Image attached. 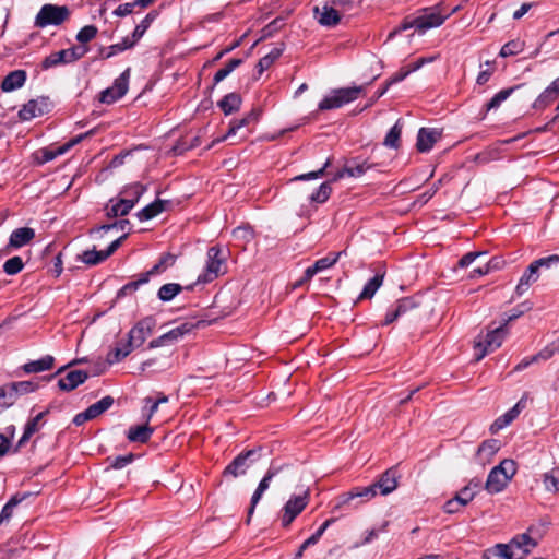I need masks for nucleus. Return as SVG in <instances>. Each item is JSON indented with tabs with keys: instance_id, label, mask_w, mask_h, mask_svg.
<instances>
[{
	"instance_id": "obj_27",
	"label": "nucleus",
	"mask_w": 559,
	"mask_h": 559,
	"mask_svg": "<svg viewBox=\"0 0 559 559\" xmlns=\"http://www.w3.org/2000/svg\"><path fill=\"white\" fill-rule=\"evenodd\" d=\"M26 81V72L15 70L10 72L2 81L1 88L3 92H12L24 85Z\"/></svg>"
},
{
	"instance_id": "obj_45",
	"label": "nucleus",
	"mask_w": 559,
	"mask_h": 559,
	"mask_svg": "<svg viewBox=\"0 0 559 559\" xmlns=\"http://www.w3.org/2000/svg\"><path fill=\"white\" fill-rule=\"evenodd\" d=\"M182 287L179 284L176 283H169L163 285L158 290V298L163 301H170L176 297L180 292Z\"/></svg>"
},
{
	"instance_id": "obj_21",
	"label": "nucleus",
	"mask_w": 559,
	"mask_h": 559,
	"mask_svg": "<svg viewBox=\"0 0 559 559\" xmlns=\"http://www.w3.org/2000/svg\"><path fill=\"white\" fill-rule=\"evenodd\" d=\"M559 95V76L535 99L533 107L543 109L552 103Z\"/></svg>"
},
{
	"instance_id": "obj_16",
	"label": "nucleus",
	"mask_w": 559,
	"mask_h": 559,
	"mask_svg": "<svg viewBox=\"0 0 559 559\" xmlns=\"http://www.w3.org/2000/svg\"><path fill=\"white\" fill-rule=\"evenodd\" d=\"M342 253L343 252L331 253L322 259L317 260L312 266L306 269L305 280L310 281L316 274L333 266L337 262Z\"/></svg>"
},
{
	"instance_id": "obj_62",
	"label": "nucleus",
	"mask_w": 559,
	"mask_h": 559,
	"mask_svg": "<svg viewBox=\"0 0 559 559\" xmlns=\"http://www.w3.org/2000/svg\"><path fill=\"white\" fill-rule=\"evenodd\" d=\"M330 165V160L328 159L325 162V164L323 165L322 168H320L319 170L317 171H310V173H307V174H302V175H299V176H296L295 178H293L292 180L295 181V180H311V179H319L321 178L324 173H325V169L329 167Z\"/></svg>"
},
{
	"instance_id": "obj_38",
	"label": "nucleus",
	"mask_w": 559,
	"mask_h": 559,
	"mask_svg": "<svg viewBox=\"0 0 559 559\" xmlns=\"http://www.w3.org/2000/svg\"><path fill=\"white\" fill-rule=\"evenodd\" d=\"M543 483L547 491H559V465L544 474Z\"/></svg>"
},
{
	"instance_id": "obj_31",
	"label": "nucleus",
	"mask_w": 559,
	"mask_h": 559,
	"mask_svg": "<svg viewBox=\"0 0 559 559\" xmlns=\"http://www.w3.org/2000/svg\"><path fill=\"white\" fill-rule=\"evenodd\" d=\"M385 272L377 273L364 287L361 294L358 297V300L365 298H372L377 290L381 287L384 280Z\"/></svg>"
},
{
	"instance_id": "obj_42",
	"label": "nucleus",
	"mask_w": 559,
	"mask_h": 559,
	"mask_svg": "<svg viewBox=\"0 0 559 559\" xmlns=\"http://www.w3.org/2000/svg\"><path fill=\"white\" fill-rule=\"evenodd\" d=\"M556 353H559V337L550 342L537 354H535L533 360H536L537 362L546 361L550 359Z\"/></svg>"
},
{
	"instance_id": "obj_20",
	"label": "nucleus",
	"mask_w": 559,
	"mask_h": 559,
	"mask_svg": "<svg viewBox=\"0 0 559 559\" xmlns=\"http://www.w3.org/2000/svg\"><path fill=\"white\" fill-rule=\"evenodd\" d=\"M276 474H277V469L276 468H271V469L267 471L265 476L259 483L258 488L255 489V491L253 492L252 498H251V506H250L249 511H248V520L253 514L255 506L258 504V502L262 498V496L265 492V490H267V488L270 487L271 480L273 479V477Z\"/></svg>"
},
{
	"instance_id": "obj_37",
	"label": "nucleus",
	"mask_w": 559,
	"mask_h": 559,
	"mask_svg": "<svg viewBox=\"0 0 559 559\" xmlns=\"http://www.w3.org/2000/svg\"><path fill=\"white\" fill-rule=\"evenodd\" d=\"M114 404V399L111 396H105L98 402L92 404L87 409V414L90 415L91 419L96 418L104 412H106L108 408L111 407Z\"/></svg>"
},
{
	"instance_id": "obj_17",
	"label": "nucleus",
	"mask_w": 559,
	"mask_h": 559,
	"mask_svg": "<svg viewBox=\"0 0 559 559\" xmlns=\"http://www.w3.org/2000/svg\"><path fill=\"white\" fill-rule=\"evenodd\" d=\"M134 206L132 205V201H128L126 198H116L110 199L108 204L106 205V215L109 218L124 216L127 215Z\"/></svg>"
},
{
	"instance_id": "obj_9",
	"label": "nucleus",
	"mask_w": 559,
	"mask_h": 559,
	"mask_svg": "<svg viewBox=\"0 0 559 559\" xmlns=\"http://www.w3.org/2000/svg\"><path fill=\"white\" fill-rule=\"evenodd\" d=\"M129 78L130 69L128 68L115 80L110 87L102 92L99 100L104 104H112L121 98L128 92Z\"/></svg>"
},
{
	"instance_id": "obj_1",
	"label": "nucleus",
	"mask_w": 559,
	"mask_h": 559,
	"mask_svg": "<svg viewBox=\"0 0 559 559\" xmlns=\"http://www.w3.org/2000/svg\"><path fill=\"white\" fill-rule=\"evenodd\" d=\"M516 473V464L513 460L506 459L493 467L486 481V490L489 493L502 491Z\"/></svg>"
},
{
	"instance_id": "obj_64",
	"label": "nucleus",
	"mask_w": 559,
	"mask_h": 559,
	"mask_svg": "<svg viewBox=\"0 0 559 559\" xmlns=\"http://www.w3.org/2000/svg\"><path fill=\"white\" fill-rule=\"evenodd\" d=\"M558 262H559V255L558 254H552V255H549V257H546V258H540V259L534 261V263L536 264L538 270L540 267L549 269V267L556 265Z\"/></svg>"
},
{
	"instance_id": "obj_54",
	"label": "nucleus",
	"mask_w": 559,
	"mask_h": 559,
	"mask_svg": "<svg viewBox=\"0 0 559 559\" xmlns=\"http://www.w3.org/2000/svg\"><path fill=\"white\" fill-rule=\"evenodd\" d=\"M155 19V15L153 13H148L140 24H138L133 31L132 34V40L136 43L146 32V29L150 27L151 23Z\"/></svg>"
},
{
	"instance_id": "obj_22",
	"label": "nucleus",
	"mask_w": 559,
	"mask_h": 559,
	"mask_svg": "<svg viewBox=\"0 0 559 559\" xmlns=\"http://www.w3.org/2000/svg\"><path fill=\"white\" fill-rule=\"evenodd\" d=\"M46 108L47 102L45 99H32L22 107L19 111V116L22 120H31L44 115Z\"/></svg>"
},
{
	"instance_id": "obj_35",
	"label": "nucleus",
	"mask_w": 559,
	"mask_h": 559,
	"mask_svg": "<svg viewBox=\"0 0 559 559\" xmlns=\"http://www.w3.org/2000/svg\"><path fill=\"white\" fill-rule=\"evenodd\" d=\"M153 433V429L148 425H141L136 427H131L128 431V439L132 442H146L151 435Z\"/></svg>"
},
{
	"instance_id": "obj_8",
	"label": "nucleus",
	"mask_w": 559,
	"mask_h": 559,
	"mask_svg": "<svg viewBox=\"0 0 559 559\" xmlns=\"http://www.w3.org/2000/svg\"><path fill=\"white\" fill-rule=\"evenodd\" d=\"M225 260L226 259L219 248L211 247L207 250L205 272L202 277H199V281L204 283L211 282L219 275L224 274L226 271Z\"/></svg>"
},
{
	"instance_id": "obj_48",
	"label": "nucleus",
	"mask_w": 559,
	"mask_h": 559,
	"mask_svg": "<svg viewBox=\"0 0 559 559\" xmlns=\"http://www.w3.org/2000/svg\"><path fill=\"white\" fill-rule=\"evenodd\" d=\"M176 257L170 253H165L160 257L158 263H156L148 272L147 276L159 274L167 270L169 266H171L175 263Z\"/></svg>"
},
{
	"instance_id": "obj_40",
	"label": "nucleus",
	"mask_w": 559,
	"mask_h": 559,
	"mask_svg": "<svg viewBox=\"0 0 559 559\" xmlns=\"http://www.w3.org/2000/svg\"><path fill=\"white\" fill-rule=\"evenodd\" d=\"M524 48H525V41L520 40V39H513L502 46L499 55H500V57H503V58H507L510 56H515V55L522 52L524 50Z\"/></svg>"
},
{
	"instance_id": "obj_51",
	"label": "nucleus",
	"mask_w": 559,
	"mask_h": 559,
	"mask_svg": "<svg viewBox=\"0 0 559 559\" xmlns=\"http://www.w3.org/2000/svg\"><path fill=\"white\" fill-rule=\"evenodd\" d=\"M79 259L87 265H95L107 258H103V251L85 250L79 255Z\"/></svg>"
},
{
	"instance_id": "obj_47",
	"label": "nucleus",
	"mask_w": 559,
	"mask_h": 559,
	"mask_svg": "<svg viewBox=\"0 0 559 559\" xmlns=\"http://www.w3.org/2000/svg\"><path fill=\"white\" fill-rule=\"evenodd\" d=\"M27 495H24L23 497L13 496L2 508L0 512V525L4 522H8L13 514V509L26 497Z\"/></svg>"
},
{
	"instance_id": "obj_29",
	"label": "nucleus",
	"mask_w": 559,
	"mask_h": 559,
	"mask_svg": "<svg viewBox=\"0 0 559 559\" xmlns=\"http://www.w3.org/2000/svg\"><path fill=\"white\" fill-rule=\"evenodd\" d=\"M333 519H330V520H326L320 527L319 530L312 534L309 538H307L299 547L298 551L296 552L295 555V559H300L304 555V551L310 547V546H313L316 545L319 539L321 538V536L323 535V533L325 532V530L333 523Z\"/></svg>"
},
{
	"instance_id": "obj_36",
	"label": "nucleus",
	"mask_w": 559,
	"mask_h": 559,
	"mask_svg": "<svg viewBox=\"0 0 559 559\" xmlns=\"http://www.w3.org/2000/svg\"><path fill=\"white\" fill-rule=\"evenodd\" d=\"M46 413L47 412L39 413L26 424L23 436L17 442L19 448L23 447L29 440V438L39 430V421L43 419Z\"/></svg>"
},
{
	"instance_id": "obj_34",
	"label": "nucleus",
	"mask_w": 559,
	"mask_h": 559,
	"mask_svg": "<svg viewBox=\"0 0 559 559\" xmlns=\"http://www.w3.org/2000/svg\"><path fill=\"white\" fill-rule=\"evenodd\" d=\"M53 357L50 355H46L38 360H33L24 365V370L28 373H36L46 371L52 368L53 366Z\"/></svg>"
},
{
	"instance_id": "obj_55",
	"label": "nucleus",
	"mask_w": 559,
	"mask_h": 559,
	"mask_svg": "<svg viewBox=\"0 0 559 559\" xmlns=\"http://www.w3.org/2000/svg\"><path fill=\"white\" fill-rule=\"evenodd\" d=\"M24 264L20 257H13L3 264V270L8 275H14L22 271Z\"/></svg>"
},
{
	"instance_id": "obj_6",
	"label": "nucleus",
	"mask_w": 559,
	"mask_h": 559,
	"mask_svg": "<svg viewBox=\"0 0 559 559\" xmlns=\"http://www.w3.org/2000/svg\"><path fill=\"white\" fill-rule=\"evenodd\" d=\"M310 500L309 489H304L298 495H293L282 509V524L288 526L308 506Z\"/></svg>"
},
{
	"instance_id": "obj_25",
	"label": "nucleus",
	"mask_w": 559,
	"mask_h": 559,
	"mask_svg": "<svg viewBox=\"0 0 559 559\" xmlns=\"http://www.w3.org/2000/svg\"><path fill=\"white\" fill-rule=\"evenodd\" d=\"M500 449V443L498 440L490 439L484 441L478 450H477V459L480 464L485 465L491 461L493 455L498 452Z\"/></svg>"
},
{
	"instance_id": "obj_12",
	"label": "nucleus",
	"mask_w": 559,
	"mask_h": 559,
	"mask_svg": "<svg viewBox=\"0 0 559 559\" xmlns=\"http://www.w3.org/2000/svg\"><path fill=\"white\" fill-rule=\"evenodd\" d=\"M526 400L525 397H521L520 401L508 412H506L503 415L498 417L490 426V432L496 433L499 430L506 428L508 425H510L519 415L520 413L525 408Z\"/></svg>"
},
{
	"instance_id": "obj_11",
	"label": "nucleus",
	"mask_w": 559,
	"mask_h": 559,
	"mask_svg": "<svg viewBox=\"0 0 559 559\" xmlns=\"http://www.w3.org/2000/svg\"><path fill=\"white\" fill-rule=\"evenodd\" d=\"M91 133H92V131L86 132L84 134H80L76 138L72 139L71 141H69L68 143H66L61 146H58V147L50 146V147H45V148L38 151L37 152L38 162L40 164H44V163L55 159L56 157L68 152L71 147H73L75 144L80 143L84 138H86Z\"/></svg>"
},
{
	"instance_id": "obj_63",
	"label": "nucleus",
	"mask_w": 559,
	"mask_h": 559,
	"mask_svg": "<svg viewBox=\"0 0 559 559\" xmlns=\"http://www.w3.org/2000/svg\"><path fill=\"white\" fill-rule=\"evenodd\" d=\"M417 307L416 301L413 298H403L399 300L395 306V310L399 311L400 316H403L407 311H411Z\"/></svg>"
},
{
	"instance_id": "obj_3",
	"label": "nucleus",
	"mask_w": 559,
	"mask_h": 559,
	"mask_svg": "<svg viewBox=\"0 0 559 559\" xmlns=\"http://www.w3.org/2000/svg\"><path fill=\"white\" fill-rule=\"evenodd\" d=\"M498 546L509 559H524L537 546V540L526 532L516 535L510 543Z\"/></svg>"
},
{
	"instance_id": "obj_30",
	"label": "nucleus",
	"mask_w": 559,
	"mask_h": 559,
	"mask_svg": "<svg viewBox=\"0 0 559 559\" xmlns=\"http://www.w3.org/2000/svg\"><path fill=\"white\" fill-rule=\"evenodd\" d=\"M167 203V201L156 200L138 212L136 216L141 222L152 219L165 210Z\"/></svg>"
},
{
	"instance_id": "obj_50",
	"label": "nucleus",
	"mask_w": 559,
	"mask_h": 559,
	"mask_svg": "<svg viewBox=\"0 0 559 559\" xmlns=\"http://www.w3.org/2000/svg\"><path fill=\"white\" fill-rule=\"evenodd\" d=\"M519 86H513L510 88L501 90L498 92L487 104V110L496 109L498 108L504 100H507L512 93L518 88Z\"/></svg>"
},
{
	"instance_id": "obj_56",
	"label": "nucleus",
	"mask_w": 559,
	"mask_h": 559,
	"mask_svg": "<svg viewBox=\"0 0 559 559\" xmlns=\"http://www.w3.org/2000/svg\"><path fill=\"white\" fill-rule=\"evenodd\" d=\"M487 251H475V252H468L465 255H463L459 261V266L462 269L468 267L471 264H473L477 259L486 257Z\"/></svg>"
},
{
	"instance_id": "obj_28",
	"label": "nucleus",
	"mask_w": 559,
	"mask_h": 559,
	"mask_svg": "<svg viewBox=\"0 0 559 559\" xmlns=\"http://www.w3.org/2000/svg\"><path fill=\"white\" fill-rule=\"evenodd\" d=\"M538 280V267L533 262L530 264L525 273L521 276L519 284L515 288L518 295H523L530 287L531 284Z\"/></svg>"
},
{
	"instance_id": "obj_10",
	"label": "nucleus",
	"mask_w": 559,
	"mask_h": 559,
	"mask_svg": "<svg viewBox=\"0 0 559 559\" xmlns=\"http://www.w3.org/2000/svg\"><path fill=\"white\" fill-rule=\"evenodd\" d=\"M156 326V319L152 316L140 320L128 333V338L135 347L141 346L153 333Z\"/></svg>"
},
{
	"instance_id": "obj_39",
	"label": "nucleus",
	"mask_w": 559,
	"mask_h": 559,
	"mask_svg": "<svg viewBox=\"0 0 559 559\" xmlns=\"http://www.w3.org/2000/svg\"><path fill=\"white\" fill-rule=\"evenodd\" d=\"M192 329H193V324H191L189 322H185V323H181L180 325L171 329L167 333H165L164 336H165V338L167 341V344L171 343V342H177L183 335H186L189 332H191Z\"/></svg>"
},
{
	"instance_id": "obj_7",
	"label": "nucleus",
	"mask_w": 559,
	"mask_h": 559,
	"mask_svg": "<svg viewBox=\"0 0 559 559\" xmlns=\"http://www.w3.org/2000/svg\"><path fill=\"white\" fill-rule=\"evenodd\" d=\"M451 13L445 12L441 5L426 8L417 16V31L425 33L430 28L441 26Z\"/></svg>"
},
{
	"instance_id": "obj_26",
	"label": "nucleus",
	"mask_w": 559,
	"mask_h": 559,
	"mask_svg": "<svg viewBox=\"0 0 559 559\" xmlns=\"http://www.w3.org/2000/svg\"><path fill=\"white\" fill-rule=\"evenodd\" d=\"M134 347V344L131 343L129 338L124 343L117 344V346L107 354V362L114 365L123 360L130 355Z\"/></svg>"
},
{
	"instance_id": "obj_49",
	"label": "nucleus",
	"mask_w": 559,
	"mask_h": 559,
	"mask_svg": "<svg viewBox=\"0 0 559 559\" xmlns=\"http://www.w3.org/2000/svg\"><path fill=\"white\" fill-rule=\"evenodd\" d=\"M402 133V127L400 126V122L397 121L388 132V134L384 138L383 144L386 147L390 148H397L400 136Z\"/></svg>"
},
{
	"instance_id": "obj_58",
	"label": "nucleus",
	"mask_w": 559,
	"mask_h": 559,
	"mask_svg": "<svg viewBox=\"0 0 559 559\" xmlns=\"http://www.w3.org/2000/svg\"><path fill=\"white\" fill-rule=\"evenodd\" d=\"M134 44L135 43L132 39L124 38L122 41L117 43L109 47V52L106 55V58H110L118 52H122L126 49L133 47Z\"/></svg>"
},
{
	"instance_id": "obj_24",
	"label": "nucleus",
	"mask_w": 559,
	"mask_h": 559,
	"mask_svg": "<svg viewBox=\"0 0 559 559\" xmlns=\"http://www.w3.org/2000/svg\"><path fill=\"white\" fill-rule=\"evenodd\" d=\"M373 486L377 490V493L380 492L382 496H386L396 489V476L392 471H386L381 475L379 480L373 484Z\"/></svg>"
},
{
	"instance_id": "obj_5",
	"label": "nucleus",
	"mask_w": 559,
	"mask_h": 559,
	"mask_svg": "<svg viewBox=\"0 0 559 559\" xmlns=\"http://www.w3.org/2000/svg\"><path fill=\"white\" fill-rule=\"evenodd\" d=\"M69 14V9L64 5L45 4L35 17V26L45 28L48 25H60Z\"/></svg>"
},
{
	"instance_id": "obj_18",
	"label": "nucleus",
	"mask_w": 559,
	"mask_h": 559,
	"mask_svg": "<svg viewBox=\"0 0 559 559\" xmlns=\"http://www.w3.org/2000/svg\"><path fill=\"white\" fill-rule=\"evenodd\" d=\"M35 237V230L29 227H21L14 229L9 238V248L19 249L29 243Z\"/></svg>"
},
{
	"instance_id": "obj_53",
	"label": "nucleus",
	"mask_w": 559,
	"mask_h": 559,
	"mask_svg": "<svg viewBox=\"0 0 559 559\" xmlns=\"http://www.w3.org/2000/svg\"><path fill=\"white\" fill-rule=\"evenodd\" d=\"M332 188L329 182H323L316 192L310 195V201L316 203H324L331 195Z\"/></svg>"
},
{
	"instance_id": "obj_14",
	"label": "nucleus",
	"mask_w": 559,
	"mask_h": 559,
	"mask_svg": "<svg viewBox=\"0 0 559 559\" xmlns=\"http://www.w3.org/2000/svg\"><path fill=\"white\" fill-rule=\"evenodd\" d=\"M254 455V451L250 450L245 453H240L238 456L234 459V461L225 468V476L238 477L245 475L250 464L248 460Z\"/></svg>"
},
{
	"instance_id": "obj_61",
	"label": "nucleus",
	"mask_w": 559,
	"mask_h": 559,
	"mask_svg": "<svg viewBox=\"0 0 559 559\" xmlns=\"http://www.w3.org/2000/svg\"><path fill=\"white\" fill-rule=\"evenodd\" d=\"M233 235L236 239L242 241H250L253 238V231L249 226H239L233 230Z\"/></svg>"
},
{
	"instance_id": "obj_13",
	"label": "nucleus",
	"mask_w": 559,
	"mask_h": 559,
	"mask_svg": "<svg viewBox=\"0 0 559 559\" xmlns=\"http://www.w3.org/2000/svg\"><path fill=\"white\" fill-rule=\"evenodd\" d=\"M440 139L441 131L439 129L421 128L418 131L416 147L421 153L428 152Z\"/></svg>"
},
{
	"instance_id": "obj_41",
	"label": "nucleus",
	"mask_w": 559,
	"mask_h": 559,
	"mask_svg": "<svg viewBox=\"0 0 559 559\" xmlns=\"http://www.w3.org/2000/svg\"><path fill=\"white\" fill-rule=\"evenodd\" d=\"M372 164L368 160L355 159L352 165L346 166L347 176L360 177L372 168Z\"/></svg>"
},
{
	"instance_id": "obj_57",
	"label": "nucleus",
	"mask_w": 559,
	"mask_h": 559,
	"mask_svg": "<svg viewBox=\"0 0 559 559\" xmlns=\"http://www.w3.org/2000/svg\"><path fill=\"white\" fill-rule=\"evenodd\" d=\"M386 526L388 522H384L379 528H370L366 531L362 542L360 544H356L355 547L371 543L373 539L378 538L379 532H385Z\"/></svg>"
},
{
	"instance_id": "obj_44",
	"label": "nucleus",
	"mask_w": 559,
	"mask_h": 559,
	"mask_svg": "<svg viewBox=\"0 0 559 559\" xmlns=\"http://www.w3.org/2000/svg\"><path fill=\"white\" fill-rule=\"evenodd\" d=\"M282 52L283 47H275L266 56L261 58L258 63L259 73L261 74L266 69H269L274 63V61L280 58Z\"/></svg>"
},
{
	"instance_id": "obj_4",
	"label": "nucleus",
	"mask_w": 559,
	"mask_h": 559,
	"mask_svg": "<svg viewBox=\"0 0 559 559\" xmlns=\"http://www.w3.org/2000/svg\"><path fill=\"white\" fill-rule=\"evenodd\" d=\"M362 92L364 86H352L333 90L319 103V109L330 110L340 108L343 105L357 99Z\"/></svg>"
},
{
	"instance_id": "obj_2",
	"label": "nucleus",
	"mask_w": 559,
	"mask_h": 559,
	"mask_svg": "<svg viewBox=\"0 0 559 559\" xmlns=\"http://www.w3.org/2000/svg\"><path fill=\"white\" fill-rule=\"evenodd\" d=\"M509 331L504 325H500L491 331H488L485 336H478L474 343L476 360L483 359L488 353L498 349Z\"/></svg>"
},
{
	"instance_id": "obj_52",
	"label": "nucleus",
	"mask_w": 559,
	"mask_h": 559,
	"mask_svg": "<svg viewBox=\"0 0 559 559\" xmlns=\"http://www.w3.org/2000/svg\"><path fill=\"white\" fill-rule=\"evenodd\" d=\"M242 63L241 59H231L225 68L219 69L214 75V83L217 84L226 79L237 67Z\"/></svg>"
},
{
	"instance_id": "obj_43",
	"label": "nucleus",
	"mask_w": 559,
	"mask_h": 559,
	"mask_svg": "<svg viewBox=\"0 0 559 559\" xmlns=\"http://www.w3.org/2000/svg\"><path fill=\"white\" fill-rule=\"evenodd\" d=\"M146 188L140 183H133L129 187H127L122 192L121 194L123 195L122 198H126L128 201H132V205L134 206L138 201L140 200V198L143 195V193L145 192Z\"/></svg>"
},
{
	"instance_id": "obj_23",
	"label": "nucleus",
	"mask_w": 559,
	"mask_h": 559,
	"mask_svg": "<svg viewBox=\"0 0 559 559\" xmlns=\"http://www.w3.org/2000/svg\"><path fill=\"white\" fill-rule=\"evenodd\" d=\"M36 385L29 381L14 382L5 386L0 388V396H9V399L16 400L19 394H25L33 392Z\"/></svg>"
},
{
	"instance_id": "obj_33",
	"label": "nucleus",
	"mask_w": 559,
	"mask_h": 559,
	"mask_svg": "<svg viewBox=\"0 0 559 559\" xmlns=\"http://www.w3.org/2000/svg\"><path fill=\"white\" fill-rule=\"evenodd\" d=\"M377 495H378L377 490H376V488H374V486L372 484V485H370L368 487L355 488L352 491L347 492L344 496L343 502L347 503V502L352 501L355 498H361L365 501H369V500L373 499Z\"/></svg>"
},
{
	"instance_id": "obj_15",
	"label": "nucleus",
	"mask_w": 559,
	"mask_h": 559,
	"mask_svg": "<svg viewBox=\"0 0 559 559\" xmlns=\"http://www.w3.org/2000/svg\"><path fill=\"white\" fill-rule=\"evenodd\" d=\"M313 13L318 22L328 27L335 26L341 20L338 12L328 4L316 7Z\"/></svg>"
},
{
	"instance_id": "obj_19",
	"label": "nucleus",
	"mask_w": 559,
	"mask_h": 559,
	"mask_svg": "<svg viewBox=\"0 0 559 559\" xmlns=\"http://www.w3.org/2000/svg\"><path fill=\"white\" fill-rule=\"evenodd\" d=\"M88 378V373L83 370H73L67 373L64 378L58 381V385L62 391H72L80 384L84 383Z\"/></svg>"
},
{
	"instance_id": "obj_60",
	"label": "nucleus",
	"mask_w": 559,
	"mask_h": 559,
	"mask_svg": "<svg viewBox=\"0 0 559 559\" xmlns=\"http://www.w3.org/2000/svg\"><path fill=\"white\" fill-rule=\"evenodd\" d=\"M248 124H249L248 119H246L245 117L239 120L231 121L228 132L223 138L217 139L216 142H222V141L226 140L227 138L235 135L239 129H241L242 127L248 126Z\"/></svg>"
},
{
	"instance_id": "obj_59",
	"label": "nucleus",
	"mask_w": 559,
	"mask_h": 559,
	"mask_svg": "<svg viewBox=\"0 0 559 559\" xmlns=\"http://www.w3.org/2000/svg\"><path fill=\"white\" fill-rule=\"evenodd\" d=\"M97 34V28L93 25L84 26L76 35V39L80 43H88Z\"/></svg>"
},
{
	"instance_id": "obj_46",
	"label": "nucleus",
	"mask_w": 559,
	"mask_h": 559,
	"mask_svg": "<svg viewBox=\"0 0 559 559\" xmlns=\"http://www.w3.org/2000/svg\"><path fill=\"white\" fill-rule=\"evenodd\" d=\"M67 49L51 53L43 61V68L48 69L62 63H69Z\"/></svg>"
},
{
	"instance_id": "obj_32",
	"label": "nucleus",
	"mask_w": 559,
	"mask_h": 559,
	"mask_svg": "<svg viewBox=\"0 0 559 559\" xmlns=\"http://www.w3.org/2000/svg\"><path fill=\"white\" fill-rule=\"evenodd\" d=\"M241 105V97L237 93L227 94L222 100H219L218 106L223 110L225 115H230L239 110Z\"/></svg>"
}]
</instances>
